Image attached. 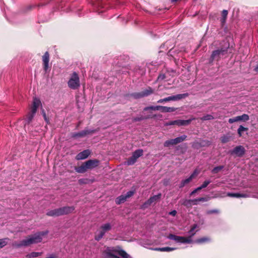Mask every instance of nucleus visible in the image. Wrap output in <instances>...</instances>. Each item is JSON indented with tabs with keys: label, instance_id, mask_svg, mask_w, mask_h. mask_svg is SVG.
I'll return each instance as SVG.
<instances>
[{
	"label": "nucleus",
	"instance_id": "f257e3e1",
	"mask_svg": "<svg viewBox=\"0 0 258 258\" xmlns=\"http://www.w3.org/2000/svg\"><path fill=\"white\" fill-rule=\"evenodd\" d=\"M48 233L47 230L39 231L33 235H29L26 239H24L19 242L16 243L15 246L20 248L21 247H27L33 244L39 243L42 240V237L46 235Z\"/></svg>",
	"mask_w": 258,
	"mask_h": 258
},
{
	"label": "nucleus",
	"instance_id": "f03ea898",
	"mask_svg": "<svg viewBox=\"0 0 258 258\" xmlns=\"http://www.w3.org/2000/svg\"><path fill=\"white\" fill-rule=\"evenodd\" d=\"M229 46V43L227 42L220 48L213 51L209 58V63H212L214 61H218L223 57H227Z\"/></svg>",
	"mask_w": 258,
	"mask_h": 258
},
{
	"label": "nucleus",
	"instance_id": "7ed1b4c3",
	"mask_svg": "<svg viewBox=\"0 0 258 258\" xmlns=\"http://www.w3.org/2000/svg\"><path fill=\"white\" fill-rule=\"evenodd\" d=\"M112 229V225L110 223H106L102 224L96 233L95 239L97 241L100 240L104 236L105 234L110 231Z\"/></svg>",
	"mask_w": 258,
	"mask_h": 258
},
{
	"label": "nucleus",
	"instance_id": "20e7f679",
	"mask_svg": "<svg viewBox=\"0 0 258 258\" xmlns=\"http://www.w3.org/2000/svg\"><path fill=\"white\" fill-rule=\"evenodd\" d=\"M69 87L72 89H77L80 86V80L78 74L76 72H74L72 75L71 78L68 81Z\"/></svg>",
	"mask_w": 258,
	"mask_h": 258
},
{
	"label": "nucleus",
	"instance_id": "39448f33",
	"mask_svg": "<svg viewBox=\"0 0 258 258\" xmlns=\"http://www.w3.org/2000/svg\"><path fill=\"white\" fill-rule=\"evenodd\" d=\"M189 96V94L188 93H183V94H179L176 95L170 96L168 97H166L163 99H159L157 103H162L164 102H168L170 101H176L178 100H181L182 99L185 98Z\"/></svg>",
	"mask_w": 258,
	"mask_h": 258
},
{
	"label": "nucleus",
	"instance_id": "423d86ee",
	"mask_svg": "<svg viewBox=\"0 0 258 258\" xmlns=\"http://www.w3.org/2000/svg\"><path fill=\"white\" fill-rule=\"evenodd\" d=\"M99 131L98 129L95 130H88L85 128L84 130L82 131L79 133H74L72 134V138L74 139H78L83 138L88 135H92Z\"/></svg>",
	"mask_w": 258,
	"mask_h": 258
},
{
	"label": "nucleus",
	"instance_id": "0eeeda50",
	"mask_svg": "<svg viewBox=\"0 0 258 258\" xmlns=\"http://www.w3.org/2000/svg\"><path fill=\"white\" fill-rule=\"evenodd\" d=\"M154 93V90L151 87H148L146 89L143 90L140 92L134 93L132 94V96L135 99H139L148 96Z\"/></svg>",
	"mask_w": 258,
	"mask_h": 258
},
{
	"label": "nucleus",
	"instance_id": "6e6552de",
	"mask_svg": "<svg viewBox=\"0 0 258 258\" xmlns=\"http://www.w3.org/2000/svg\"><path fill=\"white\" fill-rule=\"evenodd\" d=\"M143 155V150L142 149L136 150L133 153L132 156L128 158L126 163L128 165H132L135 163L137 159Z\"/></svg>",
	"mask_w": 258,
	"mask_h": 258
},
{
	"label": "nucleus",
	"instance_id": "1a4fd4ad",
	"mask_svg": "<svg viewBox=\"0 0 258 258\" xmlns=\"http://www.w3.org/2000/svg\"><path fill=\"white\" fill-rule=\"evenodd\" d=\"M229 152L231 155L241 158L244 155L246 150L243 146L239 145L230 150Z\"/></svg>",
	"mask_w": 258,
	"mask_h": 258
},
{
	"label": "nucleus",
	"instance_id": "9d476101",
	"mask_svg": "<svg viewBox=\"0 0 258 258\" xmlns=\"http://www.w3.org/2000/svg\"><path fill=\"white\" fill-rule=\"evenodd\" d=\"M50 59V55L48 51H46L42 56L43 62V68L45 72H47L49 69V61Z\"/></svg>",
	"mask_w": 258,
	"mask_h": 258
},
{
	"label": "nucleus",
	"instance_id": "9b49d317",
	"mask_svg": "<svg viewBox=\"0 0 258 258\" xmlns=\"http://www.w3.org/2000/svg\"><path fill=\"white\" fill-rule=\"evenodd\" d=\"M88 170H92L99 166L100 161L98 159H90L85 162Z\"/></svg>",
	"mask_w": 258,
	"mask_h": 258
},
{
	"label": "nucleus",
	"instance_id": "f8f14e48",
	"mask_svg": "<svg viewBox=\"0 0 258 258\" xmlns=\"http://www.w3.org/2000/svg\"><path fill=\"white\" fill-rule=\"evenodd\" d=\"M91 154V151L89 149H86L81 152L77 155L76 159L77 160H83L89 157Z\"/></svg>",
	"mask_w": 258,
	"mask_h": 258
},
{
	"label": "nucleus",
	"instance_id": "ddd939ff",
	"mask_svg": "<svg viewBox=\"0 0 258 258\" xmlns=\"http://www.w3.org/2000/svg\"><path fill=\"white\" fill-rule=\"evenodd\" d=\"M169 239L174 240L179 243H185V237L177 236L173 234H170L168 236Z\"/></svg>",
	"mask_w": 258,
	"mask_h": 258
},
{
	"label": "nucleus",
	"instance_id": "4468645a",
	"mask_svg": "<svg viewBox=\"0 0 258 258\" xmlns=\"http://www.w3.org/2000/svg\"><path fill=\"white\" fill-rule=\"evenodd\" d=\"M46 215L48 216L51 217H58L62 216L61 213L60 208L51 210L47 211Z\"/></svg>",
	"mask_w": 258,
	"mask_h": 258
},
{
	"label": "nucleus",
	"instance_id": "2eb2a0df",
	"mask_svg": "<svg viewBox=\"0 0 258 258\" xmlns=\"http://www.w3.org/2000/svg\"><path fill=\"white\" fill-rule=\"evenodd\" d=\"M41 104L40 100L36 98L33 99L32 106L31 107V112L33 113H36L38 107Z\"/></svg>",
	"mask_w": 258,
	"mask_h": 258
},
{
	"label": "nucleus",
	"instance_id": "dca6fc26",
	"mask_svg": "<svg viewBox=\"0 0 258 258\" xmlns=\"http://www.w3.org/2000/svg\"><path fill=\"white\" fill-rule=\"evenodd\" d=\"M192 119H189L187 120H173V125H177L178 126H185L189 124Z\"/></svg>",
	"mask_w": 258,
	"mask_h": 258
},
{
	"label": "nucleus",
	"instance_id": "f3484780",
	"mask_svg": "<svg viewBox=\"0 0 258 258\" xmlns=\"http://www.w3.org/2000/svg\"><path fill=\"white\" fill-rule=\"evenodd\" d=\"M60 210L62 216L72 213L75 210V207L73 206H66L61 207Z\"/></svg>",
	"mask_w": 258,
	"mask_h": 258
},
{
	"label": "nucleus",
	"instance_id": "a211bd4d",
	"mask_svg": "<svg viewBox=\"0 0 258 258\" xmlns=\"http://www.w3.org/2000/svg\"><path fill=\"white\" fill-rule=\"evenodd\" d=\"M75 171L79 173H84L88 170L85 162H83L80 166L75 167Z\"/></svg>",
	"mask_w": 258,
	"mask_h": 258
},
{
	"label": "nucleus",
	"instance_id": "6ab92c4d",
	"mask_svg": "<svg viewBox=\"0 0 258 258\" xmlns=\"http://www.w3.org/2000/svg\"><path fill=\"white\" fill-rule=\"evenodd\" d=\"M181 204L187 208H190L192 207V205H194V203H195V202L194 200H183L180 201Z\"/></svg>",
	"mask_w": 258,
	"mask_h": 258
},
{
	"label": "nucleus",
	"instance_id": "aec40b11",
	"mask_svg": "<svg viewBox=\"0 0 258 258\" xmlns=\"http://www.w3.org/2000/svg\"><path fill=\"white\" fill-rule=\"evenodd\" d=\"M227 196L232 198H247L248 197V195L246 194H240V193H232V192H227Z\"/></svg>",
	"mask_w": 258,
	"mask_h": 258
},
{
	"label": "nucleus",
	"instance_id": "412c9836",
	"mask_svg": "<svg viewBox=\"0 0 258 258\" xmlns=\"http://www.w3.org/2000/svg\"><path fill=\"white\" fill-rule=\"evenodd\" d=\"M161 196L162 194L161 193H159L157 195H155L153 197H151L147 201V203L150 205L153 203L156 202L160 200V199L161 198Z\"/></svg>",
	"mask_w": 258,
	"mask_h": 258
},
{
	"label": "nucleus",
	"instance_id": "4be33fe9",
	"mask_svg": "<svg viewBox=\"0 0 258 258\" xmlns=\"http://www.w3.org/2000/svg\"><path fill=\"white\" fill-rule=\"evenodd\" d=\"M228 13L227 10H224L222 11V14H221L222 18L220 19V22H221V25L222 27H223L226 23V19L227 18Z\"/></svg>",
	"mask_w": 258,
	"mask_h": 258
},
{
	"label": "nucleus",
	"instance_id": "5701e85b",
	"mask_svg": "<svg viewBox=\"0 0 258 258\" xmlns=\"http://www.w3.org/2000/svg\"><path fill=\"white\" fill-rule=\"evenodd\" d=\"M194 174H192L188 178L182 180L179 185V187L182 188L184 187L186 184L188 183L194 178Z\"/></svg>",
	"mask_w": 258,
	"mask_h": 258
},
{
	"label": "nucleus",
	"instance_id": "b1692460",
	"mask_svg": "<svg viewBox=\"0 0 258 258\" xmlns=\"http://www.w3.org/2000/svg\"><path fill=\"white\" fill-rule=\"evenodd\" d=\"M210 238L208 237H203L198 238L195 241V242L198 244H201L210 241Z\"/></svg>",
	"mask_w": 258,
	"mask_h": 258
},
{
	"label": "nucleus",
	"instance_id": "393cba45",
	"mask_svg": "<svg viewBox=\"0 0 258 258\" xmlns=\"http://www.w3.org/2000/svg\"><path fill=\"white\" fill-rule=\"evenodd\" d=\"M186 138H187V136L186 135H182L181 136H180L179 137L174 139L175 145H177V144L185 141L186 140Z\"/></svg>",
	"mask_w": 258,
	"mask_h": 258
},
{
	"label": "nucleus",
	"instance_id": "a878e982",
	"mask_svg": "<svg viewBox=\"0 0 258 258\" xmlns=\"http://www.w3.org/2000/svg\"><path fill=\"white\" fill-rule=\"evenodd\" d=\"M156 251H171L176 249V248L170 247H158L154 249Z\"/></svg>",
	"mask_w": 258,
	"mask_h": 258
},
{
	"label": "nucleus",
	"instance_id": "bb28decb",
	"mask_svg": "<svg viewBox=\"0 0 258 258\" xmlns=\"http://www.w3.org/2000/svg\"><path fill=\"white\" fill-rule=\"evenodd\" d=\"M238 121L246 122L249 119L248 114H243L241 115L238 116Z\"/></svg>",
	"mask_w": 258,
	"mask_h": 258
},
{
	"label": "nucleus",
	"instance_id": "cd10ccee",
	"mask_svg": "<svg viewBox=\"0 0 258 258\" xmlns=\"http://www.w3.org/2000/svg\"><path fill=\"white\" fill-rule=\"evenodd\" d=\"M126 199L127 198L125 195H121L116 199L115 201L116 204L119 205L124 203L126 200Z\"/></svg>",
	"mask_w": 258,
	"mask_h": 258
},
{
	"label": "nucleus",
	"instance_id": "c85d7f7f",
	"mask_svg": "<svg viewBox=\"0 0 258 258\" xmlns=\"http://www.w3.org/2000/svg\"><path fill=\"white\" fill-rule=\"evenodd\" d=\"M177 109L175 107H167V106H163L162 112H171L175 111Z\"/></svg>",
	"mask_w": 258,
	"mask_h": 258
},
{
	"label": "nucleus",
	"instance_id": "c756f323",
	"mask_svg": "<svg viewBox=\"0 0 258 258\" xmlns=\"http://www.w3.org/2000/svg\"><path fill=\"white\" fill-rule=\"evenodd\" d=\"M248 128L247 127H245L242 125H240L239 128L237 130V134L239 137H242V133L245 131H247Z\"/></svg>",
	"mask_w": 258,
	"mask_h": 258
},
{
	"label": "nucleus",
	"instance_id": "7c9ffc66",
	"mask_svg": "<svg viewBox=\"0 0 258 258\" xmlns=\"http://www.w3.org/2000/svg\"><path fill=\"white\" fill-rule=\"evenodd\" d=\"M42 254V252H32L26 255L27 258H33L40 256Z\"/></svg>",
	"mask_w": 258,
	"mask_h": 258
},
{
	"label": "nucleus",
	"instance_id": "2f4dec72",
	"mask_svg": "<svg viewBox=\"0 0 258 258\" xmlns=\"http://www.w3.org/2000/svg\"><path fill=\"white\" fill-rule=\"evenodd\" d=\"M105 254V258H120L119 257L113 254L110 250L106 251Z\"/></svg>",
	"mask_w": 258,
	"mask_h": 258
},
{
	"label": "nucleus",
	"instance_id": "473e14b6",
	"mask_svg": "<svg viewBox=\"0 0 258 258\" xmlns=\"http://www.w3.org/2000/svg\"><path fill=\"white\" fill-rule=\"evenodd\" d=\"M175 145L174 141V139H170L169 140L166 141L164 143V146L165 147H169L170 146Z\"/></svg>",
	"mask_w": 258,
	"mask_h": 258
},
{
	"label": "nucleus",
	"instance_id": "72a5a7b5",
	"mask_svg": "<svg viewBox=\"0 0 258 258\" xmlns=\"http://www.w3.org/2000/svg\"><path fill=\"white\" fill-rule=\"evenodd\" d=\"M115 251L117 252L119 255L123 258H128L129 257V255L123 250H116Z\"/></svg>",
	"mask_w": 258,
	"mask_h": 258
},
{
	"label": "nucleus",
	"instance_id": "f704fd0d",
	"mask_svg": "<svg viewBox=\"0 0 258 258\" xmlns=\"http://www.w3.org/2000/svg\"><path fill=\"white\" fill-rule=\"evenodd\" d=\"M223 168H224V166H223V165L216 166L212 169V172L214 174L217 173L219 171H220L221 170H222Z\"/></svg>",
	"mask_w": 258,
	"mask_h": 258
},
{
	"label": "nucleus",
	"instance_id": "c9c22d12",
	"mask_svg": "<svg viewBox=\"0 0 258 258\" xmlns=\"http://www.w3.org/2000/svg\"><path fill=\"white\" fill-rule=\"evenodd\" d=\"M41 113L43 117L44 120L46 122L47 124L49 123V118L46 116L45 111L43 108H41Z\"/></svg>",
	"mask_w": 258,
	"mask_h": 258
},
{
	"label": "nucleus",
	"instance_id": "e433bc0d",
	"mask_svg": "<svg viewBox=\"0 0 258 258\" xmlns=\"http://www.w3.org/2000/svg\"><path fill=\"white\" fill-rule=\"evenodd\" d=\"M214 118L213 115L211 114H207L205 116H203L200 119L201 120L204 121V120H212Z\"/></svg>",
	"mask_w": 258,
	"mask_h": 258
},
{
	"label": "nucleus",
	"instance_id": "4c0bfd02",
	"mask_svg": "<svg viewBox=\"0 0 258 258\" xmlns=\"http://www.w3.org/2000/svg\"><path fill=\"white\" fill-rule=\"evenodd\" d=\"M35 114V113H33V112L31 111L28 114L27 118L28 123H30L32 120Z\"/></svg>",
	"mask_w": 258,
	"mask_h": 258
},
{
	"label": "nucleus",
	"instance_id": "58836bf2",
	"mask_svg": "<svg viewBox=\"0 0 258 258\" xmlns=\"http://www.w3.org/2000/svg\"><path fill=\"white\" fill-rule=\"evenodd\" d=\"M195 203H194V205H197L198 202H206L208 201V199L207 198H199L198 199H194Z\"/></svg>",
	"mask_w": 258,
	"mask_h": 258
},
{
	"label": "nucleus",
	"instance_id": "ea45409f",
	"mask_svg": "<svg viewBox=\"0 0 258 258\" xmlns=\"http://www.w3.org/2000/svg\"><path fill=\"white\" fill-rule=\"evenodd\" d=\"M195 234V233H192L189 236L185 237V243H191L192 242V237Z\"/></svg>",
	"mask_w": 258,
	"mask_h": 258
},
{
	"label": "nucleus",
	"instance_id": "a19ab883",
	"mask_svg": "<svg viewBox=\"0 0 258 258\" xmlns=\"http://www.w3.org/2000/svg\"><path fill=\"white\" fill-rule=\"evenodd\" d=\"M93 5L98 7H102V0H95L94 2H93Z\"/></svg>",
	"mask_w": 258,
	"mask_h": 258
},
{
	"label": "nucleus",
	"instance_id": "79ce46f5",
	"mask_svg": "<svg viewBox=\"0 0 258 258\" xmlns=\"http://www.w3.org/2000/svg\"><path fill=\"white\" fill-rule=\"evenodd\" d=\"M230 140V139H229V137H227V136H223V137H222L221 138V141L222 143H226L227 142H228Z\"/></svg>",
	"mask_w": 258,
	"mask_h": 258
},
{
	"label": "nucleus",
	"instance_id": "37998d69",
	"mask_svg": "<svg viewBox=\"0 0 258 258\" xmlns=\"http://www.w3.org/2000/svg\"><path fill=\"white\" fill-rule=\"evenodd\" d=\"M7 244L6 239H0V248L4 247Z\"/></svg>",
	"mask_w": 258,
	"mask_h": 258
},
{
	"label": "nucleus",
	"instance_id": "c03bdc74",
	"mask_svg": "<svg viewBox=\"0 0 258 258\" xmlns=\"http://www.w3.org/2000/svg\"><path fill=\"white\" fill-rule=\"evenodd\" d=\"M238 116H235L233 118H230L228 119V122L229 123H233L235 122H238Z\"/></svg>",
	"mask_w": 258,
	"mask_h": 258
},
{
	"label": "nucleus",
	"instance_id": "a18cd8bd",
	"mask_svg": "<svg viewBox=\"0 0 258 258\" xmlns=\"http://www.w3.org/2000/svg\"><path fill=\"white\" fill-rule=\"evenodd\" d=\"M210 183V180H205L201 186L202 188H204L206 187Z\"/></svg>",
	"mask_w": 258,
	"mask_h": 258
},
{
	"label": "nucleus",
	"instance_id": "49530a36",
	"mask_svg": "<svg viewBox=\"0 0 258 258\" xmlns=\"http://www.w3.org/2000/svg\"><path fill=\"white\" fill-rule=\"evenodd\" d=\"M219 210L218 209H214V210H209L207 212V214H218L219 213Z\"/></svg>",
	"mask_w": 258,
	"mask_h": 258
},
{
	"label": "nucleus",
	"instance_id": "de8ad7c7",
	"mask_svg": "<svg viewBox=\"0 0 258 258\" xmlns=\"http://www.w3.org/2000/svg\"><path fill=\"white\" fill-rule=\"evenodd\" d=\"M150 110L155 111V106H150L146 107L144 108V111H148Z\"/></svg>",
	"mask_w": 258,
	"mask_h": 258
},
{
	"label": "nucleus",
	"instance_id": "09e8293b",
	"mask_svg": "<svg viewBox=\"0 0 258 258\" xmlns=\"http://www.w3.org/2000/svg\"><path fill=\"white\" fill-rule=\"evenodd\" d=\"M134 194V192L133 191L130 190L126 192V194L125 195L126 198H129L131 197Z\"/></svg>",
	"mask_w": 258,
	"mask_h": 258
},
{
	"label": "nucleus",
	"instance_id": "8fccbe9b",
	"mask_svg": "<svg viewBox=\"0 0 258 258\" xmlns=\"http://www.w3.org/2000/svg\"><path fill=\"white\" fill-rule=\"evenodd\" d=\"M144 118H144V116L141 115L140 117H134L133 120L134 121H139L144 120Z\"/></svg>",
	"mask_w": 258,
	"mask_h": 258
},
{
	"label": "nucleus",
	"instance_id": "3c124183",
	"mask_svg": "<svg viewBox=\"0 0 258 258\" xmlns=\"http://www.w3.org/2000/svg\"><path fill=\"white\" fill-rule=\"evenodd\" d=\"M166 78V76L165 74H160L158 77L157 80L158 81H162L164 80Z\"/></svg>",
	"mask_w": 258,
	"mask_h": 258
},
{
	"label": "nucleus",
	"instance_id": "603ef678",
	"mask_svg": "<svg viewBox=\"0 0 258 258\" xmlns=\"http://www.w3.org/2000/svg\"><path fill=\"white\" fill-rule=\"evenodd\" d=\"M197 227V224H194V225L191 226V228H190V230H189V232H188L190 234V235H191L192 233H194V232H193V231H194V230H195Z\"/></svg>",
	"mask_w": 258,
	"mask_h": 258
},
{
	"label": "nucleus",
	"instance_id": "864d4df0",
	"mask_svg": "<svg viewBox=\"0 0 258 258\" xmlns=\"http://www.w3.org/2000/svg\"><path fill=\"white\" fill-rule=\"evenodd\" d=\"M157 117V115L155 114L153 116H151V115H148V116H144V119H149V118H155Z\"/></svg>",
	"mask_w": 258,
	"mask_h": 258
},
{
	"label": "nucleus",
	"instance_id": "5fc2aeb1",
	"mask_svg": "<svg viewBox=\"0 0 258 258\" xmlns=\"http://www.w3.org/2000/svg\"><path fill=\"white\" fill-rule=\"evenodd\" d=\"M176 214H177V212L176 210H173L172 211H171L170 212H169V214L170 215H171L172 216H175L176 215Z\"/></svg>",
	"mask_w": 258,
	"mask_h": 258
},
{
	"label": "nucleus",
	"instance_id": "6e6d98bb",
	"mask_svg": "<svg viewBox=\"0 0 258 258\" xmlns=\"http://www.w3.org/2000/svg\"><path fill=\"white\" fill-rule=\"evenodd\" d=\"M163 106H155V110H162Z\"/></svg>",
	"mask_w": 258,
	"mask_h": 258
},
{
	"label": "nucleus",
	"instance_id": "4d7b16f0",
	"mask_svg": "<svg viewBox=\"0 0 258 258\" xmlns=\"http://www.w3.org/2000/svg\"><path fill=\"white\" fill-rule=\"evenodd\" d=\"M173 121H170L169 122H167L165 123V125L168 126V125H173Z\"/></svg>",
	"mask_w": 258,
	"mask_h": 258
},
{
	"label": "nucleus",
	"instance_id": "13d9d810",
	"mask_svg": "<svg viewBox=\"0 0 258 258\" xmlns=\"http://www.w3.org/2000/svg\"><path fill=\"white\" fill-rule=\"evenodd\" d=\"M84 180L85 179H80L79 180V182L80 183H85V182L84 181Z\"/></svg>",
	"mask_w": 258,
	"mask_h": 258
},
{
	"label": "nucleus",
	"instance_id": "bf43d9fd",
	"mask_svg": "<svg viewBox=\"0 0 258 258\" xmlns=\"http://www.w3.org/2000/svg\"><path fill=\"white\" fill-rule=\"evenodd\" d=\"M202 189H203V188H202V186H200L198 187V188H196L195 190H196V191H198L199 190H201Z\"/></svg>",
	"mask_w": 258,
	"mask_h": 258
},
{
	"label": "nucleus",
	"instance_id": "052dcab7",
	"mask_svg": "<svg viewBox=\"0 0 258 258\" xmlns=\"http://www.w3.org/2000/svg\"><path fill=\"white\" fill-rule=\"evenodd\" d=\"M202 189H203V188H202V186H200L198 187V188H196L195 190H196V191H198L199 190H201Z\"/></svg>",
	"mask_w": 258,
	"mask_h": 258
},
{
	"label": "nucleus",
	"instance_id": "680f3d73",
	"mask_svg": "<svg viewBox=\"0 0 258 258\" xmlns=\"http://www.w3.org/2000/svg\"><path fill=\"white\" fill-rule=\"evenodd\" d=\"M45 258H56V256L53 254H51L50 256Z\"/></svg>",
	"mask_w": 258,
	"mask_h": 258
},
{
	"label": "nucleus",
	"instance_id": "e2e57ef3",
	"mask_svg": "<svg viewBox=\"0 0 258 258\" xmlns=\"http://www.w3.org/2000/svg\"><path fill=\"white\" fill-rule=\"evenodd\" d=\"M197 191H196V190H194L191 193H190V196H192L194 194H195V193H196Z\"/></svg>",
	"mask_w": 258,
	"mask_h": 258
},
{
	"label": "nucleus",
	"instance_id": "0e129e2a",
	"mask_svg": "<svg viewBox=\"0 0 258 258\" xmlns=\"http://www.w3.org/2000/svg\"><path fill=\"white\" fill-rule=\"evenodd\" d=\"M254 71L256 72H258V64L256 66V67L254 68Z\"/></svg>",
	"mask_w": 258,
	"mask_h": 258
},
{
	"label": "nucleus",
	"instance_id": "69168bd1",
	"mask_svg": "<svg viewBox=\"0 0 258 258\" xmlns=\"http://www.w3.org/2000/svg\"><path fill=\"white\" fill-rule=\"evenodd\" d=\"M33 7H34L33 6H29V7H28V9L29 10H31V9H32V8H33Z\"/></svg>",
	"mask_w": 258,
	"mask_h": 258
},
{
	"label": "nucleus",
	"instance_id": "338daca9",
	"mask_svg": "<svg viewBox=\"0 0 258 258\" xmlns=\"http://www.w3.org/2000/svg\"><path fill=\"white\" fill-rule=\"evenodd\" d=\"M206 143L208 145H210V142L209 141H207Z\"/></svg>",
	"mask_w": 258,
	"mask_h": 258
},
{
	"label": "nucleus",
	"instance_id": "774afa93",
	"mask_svg": "<svg viewBox=\"0 0 258 258\" xmlns=\"http://www.w3.org/2000/svg\"><path fill=\"white\" fill-rule=\"evenodd\" d=\"M80 123H81V122H79L78 123V125H77V126H78L80 124Z\"/></svg>",
	"mask_w": 258,
	"mask_h": 258
}]
</instances>
